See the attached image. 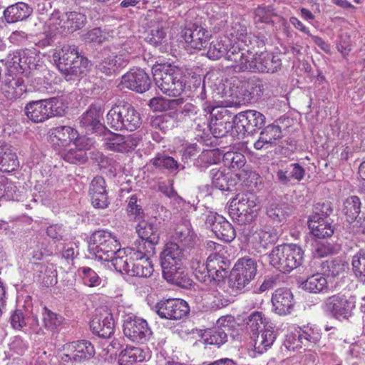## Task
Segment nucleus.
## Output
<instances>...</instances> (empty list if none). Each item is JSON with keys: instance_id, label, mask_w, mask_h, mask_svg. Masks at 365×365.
I'll list each match as a JSON object with an SVG mask.
<instances>
[{"instance_id": "f257e3e1", "label": "nucleus", "mask_w": 365, "mask_h": 365, "mask_svg": "<svg viewBox=\"0 0 365 365\" xmlns=\"http://www.w3.org/2000/svg\"><path fill=\"white\" fill-rule=\"evenodd\" d=\"M156 86L165 95L178 97L185 91L187 77L184 71L171 63L155 65L152 68Z\"/></svg>"}, {"instance_id": "f03ea898", "label": "nucleus", "mask_w": 365, "mask_h": 365, "mask_svg": "<svg viewBox=\"0 0 365 365\" xmlns=\"http://www.w3.org/2000/svg\"><path fill=\"white\" fill-rule=\"evenodd\" d=\"M51 61L66 76H79L88 65V59L79 54L75 45H64L53 51Z\"/></svg>"}, {"instance_id": "7ed1b4c3", "label": "nucleus", "mask_w": 365, "mask_h": 365, "mask_svg": "<svg viewBox=\"0 0 365 365\" xmlns=\"http://www.w3.org/2000/svg\"><path fill=\"white\" fill-rule=\"evenodd\" d=\"M106 123L115 130L134 131L140 127V113L128 103L113 106L106 115Z\"/></svg>"}, {"instance_id": "20e7f679", "label": "nucleus", "mask_w": 365, "mask_h": 365, "mask_svg": "<svg viewBox=\"0 0 365 365\" xmlns=\"http://www.w3.org/2000/svg\"><path fill=\"white\" fill-rule=\"evenodd\" d=\"M120 247V242L111 232L101 230L93 232L88 241V252L91 257L110 262Z\"/></svg>"}, {"instance_id": "39448f33", "label": "nucleus", "mask_w": 365, "mask_h": 365, "mask_svg": "<svg viewBox=\"0 0 365 365\" xmlns=\"http://www.w3.org/2000/svg\"><path fill=\"white\" fill-rule=\"evenodd\" d=\"M259 200L253 193L237 195L229 207V214L239 225L251 223L259 210Z\"/></svg>"}, {"instance_id": "423d86ee", "label": "nucleus", "mask_w": 365, "mask_h": 365, "mask_svg": "<svg viewBox=\"0 0 365 365\" xmlns=\"http://www.w3.org/2000/svg\"><path fill=\"white\" fill-rule=\"evenodd\" d=\"M245 241L247 242L250 247L255 254H262L274 245L278 240V234L271 227L256 228L245 227L242 230Z\"/></svg>"}, {"instance_id": "0eeeda50", "label": "nucleus", "mask_w": 365, "mask_h": 365, "mask_svg": "<svg viewBox=\"0 0 365 365\" xmlns=\"http://www.w3.org/2000/svg\"><path fill=\"white\" fill-rule=\"evenodd\" d=\"M257 264L251 258L238 259L232 269L229 278L230 285L238 291L244 290L255 278Z\"/></svg>"}, {"instance_id": "6e6552de", "label": "nucleus", "mask_w": 365, "mask_h": 365, "mask_svg": "<svg viewBox=\"0 0 365 365\" xmlns=\"http://www.w3.org/2000/svg\"><path fill=\"white\" fill-rule=\"evenodd\" d=\"M356 307L354 297L338 293L327 297L322 307L324 312L336 319H348Z\"/></svg>"}, {"instance_id": "1a4fd4ad", "label": "nucleus", "mask_w": 365, "mask_h": 365, "mask_svg": "<svg viewBox=\"0 0 365 365\" xmlns=\"http://www.w3.org/2000/svg\"><path fill=\"white\" fill-rule=\"evenodd\" d=\"M123 327L125 336L133 342L144 344L153 335L147 321L135 316H128Z\"/></svg>"}, {"instance_id": "9d476101", "label": "nucleus", "mask_w": 365, "mask_h": 365, "mask_svg": "<svg viewBox=\"0 0 365 365\" xmlns=\"http://www.w3.org/2000/svg\"><path fill=\"white\" fill-rule=\"evenodd\" d=\"M154 309L160 318L169 320L181 319L190 312L188 304L181 299L161 300L155 304Z\"/></svg>"}, {"instance_id": "9b49d317", "label": "nucleus", "mask_w": 365, "mask_h": 365, "mask_svg": "<svg viewBox=\"0 0 365 365\" xmlns=\"http://www.w3.org/2000/svg\"><path fill=\"white\" fill-rule=\"evenodd\" d=\"M265 116L259 111L247 110L235 115V126L242 135H253L265 124Z\"/></svg>"}, {"instance_id": "f8f14e48", "label": "nucleus", "mask_w": 365, "mask_h": 365, "mask_svg": "<svg viewBox=\"0 0 365 365\" xmlns=\"http://www.w3.org/2000/svg\"><path fill=\"white\" fill-rule=\"evenodd\" d=\"M120 83L133 91L143 93L150 88L152 81L143 69L133 68L122 76Z\"/></svg>"}, {"instance_id": "ddd939ff", "label": "nucleus", "mask_w": 365, "mask_h": 365, "mask_svg": "<svg viewBox=\"0 0 365 365\" xmlns=\"http://www.w3.org/2000/svg\"><path fill=\"white\" fill-rule=\"evenodd\" d=\"M31 53L28 50H19L10 53L6 63L8 76H23L27 69L36 66Z\"/></svg>"}, {"instance_id": "4468645a", "label": "nucleus", "mask_w": 365, "mask_h": 365, "mask_svg": "<svg viewBox=\"0 0 365 365\" xmlns=\"http://www.w3.org/2000/svg\"><path fill=\"white\" fill-rule=\"evenodd\" d=\"M181 36L191 48L200 50L205 47L212 34L202 26L189 23L182 30Z\"/></svg>"}, {"instance_id": "2eb2a0df", "label": "nucleus", "mask_w": 365, "mask_h": 365, "mask_svg": "<svg viewBox=\"0 0 365 365\" xmlns=\"http://www.w3.org/2000/svg\"><path fill=\"white\" fill-rule=\"evenodd\" d=\"M232 93L239 101H250L255 96L259 97L263 94L264 85L259 78L253 76L246 80L239 81L234 86Z\"/></svg>"}, {"instance_id": "dca6fc26", "label": "nucleus", "mask_w": 365, "mask_h": 365, "mask_svg": "<svg viewBox=\"0 0 365 365\" xmlns=\"http://www.w3.org/2000/svg\"><path fill=\"white\" fill-rule=\"evenodd\" d=\"M141 138L136 133L123 135L118 133H111L105 138V146L108 150L118 152L128 153L133 150L139 144Z\"/></svg>"}, {"instance_id": "f3484780", "label": "nucleus", "mask_w": 365, "mask_h": 365, "mask_svg": "<svg viewBox=\"0 0 365 365\" xmlns=\"http://www.w3.org/2000/svg\"><path fill=\"white\" fill-rule=\"evenodd\" d=\"M205 223L210 227L218 239L225 242H232L236 237V232L232 224L221 215L212 213L207 216Z\"/></svg>"}, {"instance_id": "a211bd4d", "label": "nucleus", "mask_w": 365, "mask_h": 365, "mask_svg": "<svg viewBox=\"0 0 365 365\" xmlns=\"http://www.w3.org/2000/svg\"><path fill=\"white\" fill-rule=\"evenodd\" d=\"M47 140L56 151L60 152L62 148L68 145L72 141L80 140L76 130L69 126H60L49 130Z\"/></svg>"}, {"instance_id": "6ab92c4d", "label": "nucleus", "mask_w": 365, "mask_h": 365, "mask_svg": "<svg viewBox=\"0 0 365 365\" xmlns=\"http://www.w3.org/2000/svg\"><path fill=\"white\" fill-rule=\"evenodd\" d=\"M103 109L101 104H91L79 118V124L86 133H96L103 128L101 119Z\"/></svg>"}, {"instance_id": "aec40b11", "label": "nucleus", "mask_w": 365, "mask_h": 365, "mask_svg": "<svg viewBox=\"0 0 365 365\" xmlns=\"http://www.w3.org/2000/svg\"><path fill=\"white\" fill-rule=\"evenodd\" d=\"M185 257L184 250L179 244L173 242L166 243L160 255L162 269L182 264Z\"/></svg>"}, {"instance_id": "412c9836", "label": "nucleus", "mask_w": 365, "mask_h": 365, "mask_svg": "<svg viewBox=\"0 0 365 365\" xmlns=\"http://www.w3.org/2000/svg\"><path fill=\"white\" fill-rule=\"evenodd\" d=\"M235 115L227 109L222 108L212 118L209 127L210 130L215 138H222L233 128Z\"/></svg>"}, {"instance_id": "4be33fe9", "label": "nucleus", "mask_w": 365, "mask_h": 365, "mask_svg": "<svg viewBox=\"0 0 365 365\" xmlns=\"http://www.w3.org/2000/svg\"><path fill=\"white\" fill-rule=\"evenodd\" d=\"M128 61V57L124 53H111L103 56L96 63V68L99 72L110 76L115 74L121 68L126 66Z\"/></svg>"}, {"instance_id": "5701e85b", "label": "nucleus", "mask_w": 365, "mask_h": 365, "mask_svg": "<svg viewBox=\"0 0 365 365\" xmlns=\"http://www.w3.org/2000/svg\"><path fill=\"white\" fill-rule=\"evenodd\" d=\"M207 259L210 282L223 281L227 277L230 267V260L217 253L210 255Z\"/></svg>"}, {"instance_id": "b1692460", "label": "nucleus", "mask_w": 365, "mask_h": 365, "mask_svg": "<svg viewBox=\"0 0 365 365\" xmlns=\"http://www.w3.org/2000/svg\"><path fill=\"white\" fill-rule=\"evenodd\" d=\"M282 138L281 127L272 123L261 129L258 139L254 143V148L256 150L269 148L278 144Z\"/></svg>"}, {"instance_id": "393cba45", "label": "nucleus", "mask_w": 365, "mask_h": 365, "mask_svg": "<svg viewBox=\"0 0 365 365\" xmlns=\"http://www.w3.org/2000/svg\"><path fill=\"white\" fill-rule=\"evenodd\" d=\"M272 304L276 314L279 315L289 314L295 304L294 295L287 288L278 289L272 294Z\"/></svg>"}, {"instance_id": "a878e982", "label": "nucleus", "mask_w": 365, "mask_h": 365, "mask_svg": "<svg viewBox=\"0 0 365 365\" xmlns=\"http://www.w3.org/2000/svg\"><path fill=\"white\" fill-rule=\"evenodd\" d=\"M182 105V107L180 109L171 111L162 116L157 117L153 121V125L155 127H158L160 130H165L168 128L166 123L169 122L170 119H173V121H182L186 117H191L197 113V108L193 104L186 103Z\"/></svg>"}, {"instance_id": "bb28decb", "label": "nucleus", "mask_w": 365, "mask_h": 365, "mask_svg": "<svg viewBox=\"0 0 365 365\" xmlns=\"http://www.w3.org/2000/svg\"><path fill=\"white\" fill-rule=\"evenodd\" d=\"M225 322L226 318L222 317L217 320V327L205 331L202 337L206 344L219 347L227 341L228 335L231 334V329Z\"/></svg>"}, {"instance_id": "cd10ccee", "label": "nucleus", "mask_w": 365, "mask_h": 365, "mask_svg": "<svg viewBox=\"0 0 365 365\" xmlns=\"http://www.w3.org/2000/svg\"><path fill=\"white\" fill-rule=\"evenodd\" d=\"M90 328L93 334L101 338H109L114 332L113 314L104 311L96 315L90 322Z\"/></svg>"}, {"instance_id": "c85d7f7f", "label": "nucleus", "mask_w": 365, "mask_h": 365, "mask_svg": "<svg viewBox=\"0 0 365 365\" xmlns=\"http://www.w3.org/2000/svg\"><path fill=\"white\" fill-rule=\"evenodd\" d=\"M305 175V170L299 163H292L284 169H279L276 173V182L281 186L289 187L294 183L293 180L299 182Z\"/></svg>"}, {"instance_id": "c756f323", "label": "nucleus", "mask_w": 365, "mask_h": 365, "mask_svg": "<svg viewBox=\"0 0 365 365\" xmlns=\"http://www.w3.org/2000/svg\"><path fill=\"white\" fill-rule=\"evenodd\" d=\"M282 66L278 56L261 53L255 54L253 63V72L275 73Z\"/></svg>"}, {"instance_id": "7c9ffc66", "label": "nucleus", "mask_w": 365, "mask_h": 365, "mask_svg": "<svg viewBox=\"0 0 365 365\" xmlns=\"http://www.w3.org/2000/svg\"><path fill=\"white\" fill-rule=\"evenodd\" d=\"M237 50V48L234 46L231 54L227 56V60L232 62L230 66L237 73L245 71L253 72L255 55L248 52L247 53H245Z\"/></svg>"}, {"instance_id": "2f4dec72", "label": "nucleus", "mask_w": 365, "mask_h": 365, "mask_svg": "<svg viewBox=\"0 0 365 365\" xmlns=\"http://www.w3.org/2000/svg\"><path fill=\"white\" fill-rule=\"evenodd\" d=\"M162 270L164 279L169 283L183 289H188L192 286V281L182 264Z\"/></svg>"}, {"instance_id": "473e14b6", "label": "nucleus", "mask_w": 365, "mask_h": 365, "mask_svg": "<svg viewBox=\"0 0 365 365\" xmlns=\"http://www.w3.org/2000/svg\"><path fill=\"white\" fill-rule=\"evenodd\" d=\"M19 167V161L13 148L8 144L0 145V170L10 173Z\"/></svg>"}, {"instance_id": "72a5a7b5", "label": "nucleus", "mask_w": 365, "mask_h": 365, "mask_svg": "<svg viewBox=\"0 0 365 365\" xmlns=\"http://www.w3.org/2000/svg\"><path fill=\"white\" fill-rule=\"evenodd\" d=\"M67 349L73 351V359L76 362L89 359L95 354L93 346L86 340L73 341L67 345Z\"/></svg>"}, {"instance_id": "f704fd0d", "label": "nucleus", "mask_w": 365, "mask_h": 365, "mask_svg": "<svg viewBox=\"0 0 365 365\" xmlns=\"http://www.w3.org/2000/svg\"><path fill=\"white\" fill-rule=\"evenodd\" d=\"M254 341L255 351L259 354H263L273 344L276 339V334L269 328H264L258 333L251 336Z\"/></svg>"}, {"instance_id": "c9c22d12", "label": "nucleus", "mask_w": 365, "mask_h": 365, "mask_svg": "<svg viewBox=\"0 0 365 365\" xmlns=\"http://www.w3.org/2000/svg\"><path fill=\"white\" fill-rule=\"evenodd\" d=\"M31 9L25 3L18 2L8 6L4 11L5 20L9 24L16 23L27 19Z\"/></svg>"}, {"instance_id": "e433bc0d", "label": "nucleus", "mask_w": 365, "mask_h": 365, "mask_svg": "<svg viewBox=\"0 0 365 365\" xmlns=\"http://www.w3.org/2000/svg\"><path fill=\"white\" fill-rule=\"evenodd\" d=\"M27 92L23 76H8L6 82L5 94L11 100L20 98Z\"/></svg>"}, {"instance_id": "4c0bfd02", "label": "nucleus", "mask_w": 365, "mask_h": 365, "mask_svg": "<svg viewBox=\"0 0 365 365\" xmlns=\"http://www.w3.org/2000/svg\"><path fill=\"white\" fill-rule=\"evenodd\" d=\"M288 272L302 265L304 260V251L296 244H284Z\"/></svg>"}, {"instance_id": "58836bf2", "label": "nucleus", "mask_w": 365, "mask_h": 365, "mask_svg": "<svg viewBox=\"0 0 365 365\" xmlns=\"http://www.w3.org/2000/svg\"><path fill=\"white\" fill-rule=\"evenodd\" d=\"M233 48L234 46H231V43H229L227 39L217 38L210 43L207 56L212 60H217L222 56L227 59V56L231 54Z\"/></svg>"}, {"instance_id": "ea45409f", "label": "nucleus", "mask_w": 365, "mask_h": 365, "mask_svg": "<svg viewBox=\"0 0 365 365\" xmlns=\"http://www.w3.org/2000/svg\"><path fill=\"white\" fill-rule=\"evenodd\" d=\"M301 286L303 289L312 293L327 292L328 289L327 278L320 273L307 277Z\"/></svg>"}, {"instance_id": "a19ab883", "label": "nucleus", "mask_w": 365, "mask_h": 365, "mask_svg": "<svg viewBox=\"0 0 365 365\" xmlns=\"http://www.w3.org/2000/svg\"><path fill=\"white\" fill-rule=\"evenodd\" d=\"M87 140L84 138H81L80 140H77L76 143H74L76 145L75 149H70L68 152L63 154V159L73 164H81L87 160V156L86 153V149L88 148L87 143L86 145H83L82 143L83 141Z\"/></svg>"}, {"instance_id": "79ce46f5", "label": "nucleus", "mask_w": 365, "mask_h": 365, "mask_svg": "<svg viewBox=\"0 0 365 365\" xmlns=\"http://www.w3.org/2000/svg\"><path fill=\"white\" fill-rule=\"evenodd\" d=\"M308 227L311 233L316 237L324 239L330 237L334 232V227L326 220H308Z\"/></svg>"}, {"instance_id": "37998d69", "label": "nucleus", "mask_w": 365, "mask_h": 365, "mask_svg": "<svg viewBox=\"0 0 365 365\" xmlns=\"http://www.w3.org/2000/svg\"><path fill=\"white\" fill-rule=\"evenodd\" d=\"M136 231L140 239L153 242H159L160 235L157 225L153 222L140 220L136 226Z\"/></svg>"}, {"instance_id": "c03bdc74", "label": "nucleus", "mask_w": 365, "mask_h": 365, "mask_svg": "<svg viewBox=\"0 0 365 365\" xmlns=\"http://www.w3.org/2000/svg\"><path fill=\"white\" fill-rule=\"evenodd\" d=\"M45 100H39L29 103L26 107V115L35 123L43 122L46 119Z\"/></svg>"}, {"instance_id": "a18cd8bd", "label": "nucleus", "mask_w": 365, "mask_h": 365, "mask_svg": "<svg viewBox=\"0 0 365 365\" xmlns=\"http://www.w3.org/2000/svg\"><path fill=\"white\" fill-rule=\"evenodd\" d=\"M158 242H150L147 240L140 239L136 245L135 247L128 249L130 254L135 259L139 258L147 259L150 260V257L155 253V246Z\"/></svg>"}, {"instance_id": "49530a36", "label": "nucleus", "mask_w": 365, "mask_h": 365, "mask_svg": "<svg viewBox=\"0 0 365 365\" xmlns=\"http://www.w3.org/2000/svg\"><path fill=\"white\" fill-rule=\"evenodd\" d=\"M269 259L272 267L281 272L289 273L284 245L275 247L269 254Z\"/></svg>"}, {"instance_id": "de8ad7c7", "label": "nucleus", "mask_w": 365, "mask_h": 365, "mask_svg": "<svg viewBox=\"0 0 365 365\" xmlns=\"http://www.w3.org/2000/svg\"><path fill=\"white\" fill-rule=\"evenodd\" d=\"M361 202L356 195L347 197L343 204L342 212L349 222H353L361 212Z\"/></svg>"}, {"instance_id": "09e8293b", "label": "nucleus", "mask_w": 365, "mask_h": 365, "mask_svg": "<svg viewBox=\"0 0 365 365\" xmlns=\"http://www.w3.org/2000/svg\"><path fill=\"white\" fill-rule=\"evenodd\" d=\"M63 29L73 32L83 27L86 23V16L79 12L69 11L64 13Z\"/></svg>"}, {"instance_id": "8fccbe9b", "label": "nucleus", "mask_w": 365, "mask_h": 365, "mask_svg": "<svg viewBox=\"0 0 365 365\" xmlns=\"http://www.w3.org/2000/svg\"><path fill=\"white\" fill-rule=\"evenodd\" d=\"M291 212V208L285 202H273L267 210V214L274 222L280 223L286 220Z\"/></svg>"}, {"instance_id": "3c124183", "label": "nucleus", "mask_w": 365, "mask_h": 365, "mask_svg": "<svg viewBox=\"0 0 365 365\" xmlns=\"http://www.w3.org/2000/svg\"><path fill=\"white\" fill-rule=\"evenodd\" d=\"M190 267L193 271L194 276L199 282L205 284L211 283L207 261L205 264L204 259L202 257L192 258L190 262Z\"/></svg>"}, {"instance_id": "603ef678", "label": "nucleus", "mask_w": 365, "mask_h": 365, "mask_svg": "<svg viewBox=\"0 0 365 365\" xmlns=\"http://www.w3.org/2000/svg\"><path fill=\"white\" fill-rule=\"evenodd\" d=\"M222 158V153L219 149L204 150L195 160V165L200 168H207L218 163Z\"/></svg>"}, {"instance_id": "864d4df0", "label": "nucleus", "mask_w": 365, "mask_h": 365, "mask_svg": "<svg viewBox=\"0 0 365 365\" xmlns=\"http://www.w3.org/2000/svg\"><path fill=\"white\" fill-rule=\"evenodd\" d=\"M49 252V255L60 254L61 257L68 262L73 261L77 255L74 245L71 243L64 244L63 242H58L57 245H55L54 247H53V245L50 242L49 249L47 250V252Z\"/></svg>"}, {"instance_id": "5fc2aeb1", "label": "nucleus", "mask_w": 365, "mask_h": 365, "mask_svg": "<svg viewBox=\"0 0 365 365\" xmlns=\"http://www.w3.org/2000/svg\"><path fill=\"white\" fill-rule=\"evenodd\" d=\"M225 39H229V43L235 42L236 41H241L246 42L247 35V26L240 22L232 23L230 28L226 30Z\"/></svg>"}, {"instance_id": "6e6d98bb", "label": "nucleus", "mask_w": 365, "mask_h": 365, "mask_svg": "<svg viewBox=\"0 0 365 365\" xmlns=\"http://www.w3.org/2000/svg\"><path fill=\"white\" fill-rule=\"evenodd\" d=\"M225 165L236 171L242 168L246 163V158L243 154L238 152L228 151L222 155Z\"/></svg>"}, {"instance_id": "4d7b16f0", "label": "nucleus", "mask_w": 365, "mask_h": 365, "mask_svg": "<svg viewBox=\"0 0 365 365\" xmlns=\"http://www.w3.org/2000/svg\"><path fill=\"white\" fill-rule=\"evenodd\" d=\"M204 301L207 308L217 310L227 306L230 300L217 291H211L205 294Z\"/></svg>"}, {"instance_id": "13d9d810", "label": "nucleus", "mask_w": 365, "mask_h": 365, "mask_svg": "<svg viewBox=\"0 0 365 365\" xmlns=\"http://www.w3.org/2000/svg\"><path fill=\"white\" fill-rule=\"evenodd\" d=\"M132 267L133 270L130 272L132 277H148L153 272L151 261L147 259H135Z\"/></svg>"}, {"instance_id": "bf43d9fd", "label": "nucleus", "mask_w": 365, "mask_h": 365, "mask_svg": "<svg viewBox=\"0 0 365 365\" xmlns=\"http://www.w3.org/2000/svg\"><path fill=\"white\" fill-rule=\"evenodd\" d=\"M175 239L178 240L182 246L190 247L193 246L195 236L190 225H184L177 227Z\"/></svg>"}, {"instance_id": "052dcab7", "label": "nucleus", "mask_w": 365, "mask_h": 365, "mask_svg": "<svg viewBox=\"0 0 365 365\" xmlns=\"http://www.w3.org/2000/svg\"><path fill=\"white\" fill-rule=\"evenodd\" d=\"M352 269L356 277L365 283V250L361 249L352 258Z\"/></svg>"}, {"instance_id": "680f3d73", "label": "nucleus", "mask_w": 365, "mask_h": 365, "mask_svg": "<svg viewBox=\"0 0 365 365\" xmlns=\"http://www.w3.org/2000/svg\"><path fill=\"white\" fill-rule=\"evenodd\" d=\"M120 356L123 362L130 364L143 361L146 358L143 349L137 346H127L120 352Z\"/></svg>"}, {"instance_id": "e2e57ef3", "label": "nucleus", "mask_w": 365, "mask_h": 365, "mask_svg": "<svg viewBox=\"0 0 365 365\" xmlns=\"http://www.w3.org/2000/svg\"><path fill=\"white\" fill-rule=\"evenodd\" d=\"M36 321L38 324V321L27 316L21 309H16L13 312L10 317V323L13 329L16 330H23L29 324L30 322Z\"/></svg>"}, {"instance_id": "0e129e2a", "label": "nucleus", "mask_w": 365, "mask_h": 365, "mask_svg": "<svg viewBox=\"0 0 365 365\" xmlns=\"http://www.w3.org/2000/svg\"><path fill=\"white\" fill-rule=\"evenodd\" d=\"M277 15L274 11L272 6H258L255 10V22L264 23V24H272L274 22L273 18L277 17Z\"/></svg>"}, {"instance_id": "69168bd1", "label": "nucleus", "mask_w": 365, "mask_h": 365, "mask_svg": "<svg viewBox=\"0 0 365 365\" xmlns=\"http://www.w3.org/2000/svg\"><path fill=\"white\" fill-rule=\"evenodd\" d=\"M151 162L155 167L168 169L171 172L177 170L179 167L178 162L173 157L165 154L158 153Z\"/></svg>"}, {"instance_id": "338daca9", "label": "nucleus", "mask_w": 365, "mask_h": 365, "mask_svg": "<svg viewBox=\"0 0 365 365\" xmlns=\"http://www.w3.org/2000/svg\"><path fill=\"white\" fill-rule=\"evenodd\" d=\"M78 272L82 277L83 284L89 287H98L102 283V279L90 267H81Z\"/></svg>"}, {"instance_id": "774afa93", "label": "nucleus", "mask_w": 365, "mask_h": 365, "mask_svg": "<svg viewBox=\"0 0 365 365\" xmlns=\"http://www.w3.org/2000/svg\"><path fill=\"white\" fill-rule=\"evenodd\" d=\"M165 34L163 26L160 24H156L152 26L150 29L148 31L145 38L150 44L157 46L162 44L165 38Z\"/></svg>"}]
</instances>
